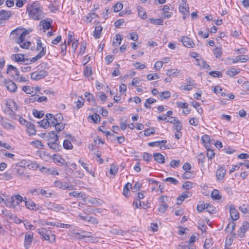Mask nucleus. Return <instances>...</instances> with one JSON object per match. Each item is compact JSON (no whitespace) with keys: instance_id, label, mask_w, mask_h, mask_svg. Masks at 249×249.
<instances>
[{"instance_id":"f257e3e1","label":"nucleus","mask_w":249,"mask_h":249,"mask_svg":"<svg viewBox=\"0 0 249 249\" xmlns=\"http://www.w3.org/2000/svg\"><path fill=\"white\" fill-rule=\"evenodd\" d=\"M26 13L30 18L36 20H40L44 17L43 8L38 1L28 4L26 6Z\"/></svg>"},{"instance_id":"f03ea898","label":"nucleus","mask_w":249,"mask_h":249,"mask_svg":"<svg viewBox=\"0 0 249 249\" xmlns=\"http://www.w3.org/2000/svg\"><path fill=\"white\" fill-rule=\"evenodd\" d=\"M37 232L41 236V239L47 240L51 243L55 242V235L51 230L45 228H41L37 230Z\"/></svg>"},{"instance_id":"7ed1b4c3","label":"nucleus","mask_w":249,"mask_h":249,"mask_svg":"<svg viewBox=\"0 0 249 249\" xmlns=\"http://www.w3.org/2000/svg\"><path fill=\"white\" fill-rule=\"evenodd\" d=\"M40 49H41V51H40L39 53L36 56L32 58V62H35L37 61L44 55H45L46 52V47L42 46V44L41 40L38 39L36 42V50L39 51Z\"/></svg>"},{"instance_id":"20e7f679","label":"nucleus","mask_w":249,"mask_h":249,"mask_svg":"<svg viewBox=\"0 0 249 249\" xmlns=\"http://www.w3.org/2000/svg\"><path fill=\"white\" fill-rule=\"evenodd\" d=\"M48 74L45 70L36 71L31 74V78L34 80H39L45 78Z\"/></svg>"},{"instance_id":"39448f33","label":"nucleus","mask_w":249,"mask_h":249,"mask_svg":"<svg viewBox=\"0 0 249 249\" xmlns=\"http://www.w3.org/2000/svg\"><path fill=\"white\" fill-rule=\"evenodd\" d=\"M6 72L9 75L12 76L15 80L19 78V71L16 67L11 65L8 66Z\"/></svg>"},{"instance_id":"423d86ee","label":"nucleus","mask_w":249,"mask_h":249,"mask_svg":"<svg viewBox=\"0 0 249 249\" xmlns=\"http://www.w3.org/2000/svg\"><path fill=\"white\" fill-rule=\"evenodd\" d=\"M34 234L32 232L26 233L25 235L24 246L26 249H28L31 247L33 242Z\"/></svg>"},{"instance_id":"0eeeda50","label":"nucleus","mask_w":249,"mask_h":249,"mask_svg":"<svg viewBox=\"0 0 249 249\" xmlns=\"http://www.w3.org/2000/svg\"><path fill=\"white\" fill-rule=\"evenodd\" d=\"M25 205L27 209L31 210L38 211L40 208L39 205H36L31 199H28V201H26Z\"/></svg>"},{"instance_id":"6e6552de","label":"nucleus","mask_w":249,"mask_h":249,"mask_svg":"<svg viewBox=\"0 0 249 249\" xmlns=\"http://www.w3.org/2000/svg\"><path fill=\"white\" fill-rule=\"evenodd\" d=\"M180 41L184 46L189 48H193L195 45L192 40L187 36L182 37Z\"/></svg>"},{"instance_id":"1a4fd4ad","label":"nucleus","mask_w":249,"mask_h":249,"mask_svg":"<svg viewBox=\"0 0 249 249\" xmlns=\"http://www.w3.org/2000/svg\"><path fill=\"white\" fill-rule=\"evenodd\" d=\"M52 23V20H42L39 24L40 30L42 31L43 32H45L46 30H48L50 28Z\"/></svg>"},{"instance_id":"9d476101","label":"nucleus","mask_w":249,"mask_h":249,"mask_svg":"<svg viewBox=\"0 0 249 249\" xmlns=\"http://www.w3.org/2000/svg\"><path fill=\"white\" fill-rule=\"evenodd\" d=\"M23 198L19 195L13 196L11 197V205L12 207H15L16 206L19 205L23 201Z\"/></svg>"},{"instance_id":"9b49d317","label":"nucleus","mask_w":249,"mask_h":249,"mask_svg":"<svg viewBox=\"0 0 249 249\" xmlns=\"http://www.w3.org/2000/svg\"><path fill=\"white\" fill-rule=\"evenodd\" d=\"M4 85L7 89L11 92H15L17 89V85L11 80H4Z\"/></svg>"},{"instance_id":"f8f14e48","label":"nucleus","mask_w":249,"mask_h":249,"mask_svg":"<svg viewBox=\"0 0 249 249\" xmlns=\"http://www.w3.org/2000/svg\"><path fill=\"white\" fill-rule=\"evenodd\" d=\"M249 229V223L247 221H244L242 223V226L240 227L239 229V233L238 234L239 236L241 238H243L245 236V232L248 230Z\"/></svg>"},{"instance_id":"ddd939ff","label":"nucleus","mask_w":249,"mask_h":249,"mask_svg":"<svg viewBox=\"0 0 249 249\" xmlns=\"http://www.w3.org/2000/svg\"><path fill=\"white\" fill-rule=\"evenodd\" d=\"M46 140L48 142L54 141H58L59 138L58 135L53 131H50L47 133V136L46 137Z\"/></svg>"},{"instance_id":"4468645a","label":"nucleus","mask_w":249,"mask_h":249,"mask_svg":"<svg viewBox=\"0 0 249 249\" xmlns=\"http://www.w3.org/2000/svg\"><path fill=\"white\" fill-rule=\"evenodd\" d=\"M54 185L55 187L62 189L71 190L72 189V187L71 186H69L67 183L63 182L59 180L55 181L54 182Z\"/></svg>"},{"instance_id":"2eb2a0df","label":"nucleus","mask_w":249,"mask_h":249,"mask_svg":"<svg viewBox=\"0 0 249 249\" xmlns=\"http://www.w3.org/2000/svg\"><path fill=\"white\" fill-rule=\"evenodd\" d=\"M47 144L49 148L52 149L54 152L60 151L61 148V145L59 144L58 141L48 142Z\"/></svg>"},{"instance_id":"dca6fc26","label":"nucleus","mask_w":249,"mask_h":249,"mask_svg":"<svg viewBox=\"0 0 249 249\" xmlns=\"http://www.w3.org/2000/svg\"><path fill=\"white\" fill-rule=\"evenodd\" d=\"M191 195V193L189 192L183 193L182 195L178 197L177 204L178 205H180L185 198L190 196Z\"/></svg>"},{"instance_id":"f3484780","label":"nucleus","mask_w":249,"mask_h":249,"mask_svg":"<svg viewBox=\"0 0 249 249\" xmlns=\"http://www.w3.org/2000/svg\"><path fill=\"white\" fill-rule=\"evenodd\" d=\"M16 42L19 44L21 48L23 49H28L31 43L30 41H25V39L17 38Z\"/></svg>"},{"instance_id":"a211bd4d","label":"nucleus","mask_w":249,"mask_h":249,"mask_svg":"<svg viewBox=\"0 0 249 249\" xmlns=\"http://www.w3.org/2000/svg\"><path fill=\"white\" fill-rule=\"evenodd\" d=\"M230 213L231 217L233 220H236L239 218V213L237 210L234 207H230Z\"/></svg>"},{"instance_id":"6ab92c4d","label":"nucleus","mask_w":249,"mask_h":249,"mask_svg":"<svg viewBox=\"0 0 249 249\" xmlns=\"http://www.w3.org/2000/svg\"><path fill=\"white\" fill-rule=\"evenodd\" d=\"M22 54H13L11 55L12 59L18 62H25V59Z\"/></svg>"},{"instance_id":"aec40b11","label":"nucleus","mask_w":249,"mask_h":249,"mask_svg":"<svg viewBox=\"0 0 249 249\" xmlns=\"http://www.w3.org/2000/svg\"><path fill=\"white\" fill-rule=\"evenodd\" d=\"M12 16L10 11H6L4 10H0V18L3 19H7Z\"/></svg>"},{"instance_id":"412c9836","label":"nucleus","mask_w":249,"mask_h":249,"mask_svg":"<svg viewBox=\"0 0 249 249\" xmlns=\"http://www.w3.org/2000/svg\"><path fill=\"white\" fill-rule=\"evenodd\" d=\"M91 11V13H89L86 17L85 21L87 22L90 23L93 19L98 17V15L94 13V10H92Z\"/></svg>"},{"instance_id":"4be33fe9","label":"nucleus","mask_w":249,"mask_h":249,"mask_svg":"<svg viewBox=\"0 0 249 249\" xmlns=\"http://www.w3.org/2000/svg\"><path fill=\"white\" fill-rule=\"evenodd\" d=\"M242 165L245 166L247 168H249V161H246L245 162H240L238 164L233 166L229 170L230 174L233 172L236 168L238 169L240 166Z\"/></svg>"},{"instance_id":"5701e85b","label":"nucleus","mask_w":249,"mask_h":249,"mask_svg":"<svg viewBox=\"0 0 249 249\" xmlns=\"http://www.w3.org/2000/svg\"><path fill=\"white\" fill-rule=\"evenodd\" d=\"M202 143L204 144L206 148H208L210 146V138L208 135H204L201 137Z\"/></svg>"},{"instance_id":"b1692460","label":"nucleus","mask_w":249,"mask_h":249,"mask_svg":"<svg viewBox=\"0 0 249 249\" xmlns=\"http://www.w3.org/2000/svg\"><path fill=\"white\" fill-rule=\"evenodd\" d=\"M15 170L17 175L18 176H21L24 174L25 167L21 165L16 164Z\"/></svg>"},{"instance_id":"393cba45","label":"nucleus","mask_w":249,"mask_h":249,"mask_svg":"<svg viewBox=\"0 0 249 249\" xmlns=\"http://www.w3.org/2000/svg\"><path fill=\"white\" fill-rule=\"evenodd\" d=\"M50 208L49 209L55 212H59L64 210L63 207L56 203H50Z\"/></svg>"},{"instance_id":"a878e982","label":"nucleus","mask_w":249,"mask_h":249,"mask_svg":"<svg viewBox=\"0 0 249 249\" xmlns=\"http://www.w3.org/2000/svg\"><path fill=\"white\" fill-rule=\"evenodd\" d=\"M153 157L154 160L159 163H164V156L160 153L154 154Z\"/></svg>"},{"instance_id":"bb28decb","label":"nucleus","mask_w":249,"mask_h":249,"mask_svg":"<svg viewBox=\"0 0 249 249\" xmlns=\"http://www.w3.org/2000/svg\"><path fill=\"white\" fill-rule=\"evenodd\" d=\"M46 118H48L49 125L54 126L56 124V121L54 115L51 113H47L46 115Z\"/></svg>"},{"instance_id":"cd10ccee","label":"nucleus","mask_w":249,"mask_h":249,"mask_svg":"<svg viewBox=\"0 0 249 249\" xmlns=\"http://www.w3.org/2000/svg\"><path fill=\"white\" fill-rule=\"evenodd\" d=\"M180 73V71L178 69H169L167 70L166 75L169 76H177Z\"/></svg>"},{"instance_id":"c85d7f7f","label":"nucleus","mask_w":249,"mask_h":249,"mask_svg":"<svg viewBox=\"0 0 249 249\" xmlns=\"http://www.w3.org/2000/svg\"><path fill=\"white\" fill-rule=\"evenodd\" d=\"M225 170H224V169L222 167H221L218 170H217L216 172V177L217 179L219 180L223 179L225 176Z\"/></svg>"},{"instance_id":"c756f323","label":"nucleus","mask_w":249,"mask_h":249,"mask_svg":"<svg viewBox=\"0 0 249 249\" xmlns=\"http://www.w3.org/2000/svg\"><path fill=\"white\" fill-rule=\"evenodd\" d=\"M27 129V132L30 135H34L36 134V130L35 128V125L31 122H29V123H27V125H26Z\"/></svg>"},{"instance_id":"7c9ffc66","label":"nucleus","mask_w":249,"mask_h":249,"mask_svg":"<svg viewBox=\"0 0 249 249\" xmlns=\"http://www.w3.org/2000/svg\"><path fill=\"white\" fill-rule=\"evenodd\" d=\"M103 28L101 26H97L95 27L93 32V36L95 38H99L101 36V32Z\"/></svg>"},{"instance_id":"2f4dec72","label":"nucleus","mask_w":249,"mask_h":249,"mask_svg":"<svg viewBox=\"0 0 249 249\" xmlns=\"http://www.w3.org/2000/svg\"><path fill=\"white\" fill-rule=\"evenodd\" d=\"M20 33L21 29H19V28H17L11 32L10 37L11 38L15 39L17 41V37L20 36Z\"/></svg>"},{"instance_id":"473e14b6","label":"nucleus","mask_w":249,"mask_h":249,"mask_svg":"<svg viewBox=\"0 0 249 249\" xmlns=\"http://www.w3.org/2000/svg\"><path fill=\"white\" fill-rule=\"evenodd\" d=\"M185 5L180 4L178 7L179 11L184 15H189V7H186Z\"/></svg>"},{"instance_id":"72a5a7b5","label":"nucleus","mask_w":249,"mask_h":249,"mask_svg":"<svg viewBox=\"0 0 249 249\" xmlns=\"http://www.w3.org/2000/svg\"><path fill=\"white\" fill-rule=\"evenodd\" d=\"M240 72V70H238L233 68H231L229 69L226 71V73L227 75H229L231 77H233L235 75L239 73Z\"/></svg>"},{"instance_id":"f704fd0d","label":"nucleus","mask_w":249,"mask_h":249,"mask_svg":"<svg viewBox=\"0 0 249 249\" xmlns=\"http://www.w3.org/2000/svg\"><path fill=\"white\" fill-rule=\"evenodd\" d=\"M133 205H135V209L140 208L146 209L148 208V206L147 204H145L142 201H134L133 202Z\"/></svg>"},{"instance_id":"c9c22d12","label":"nucleus","mask_w":249,"mask_h":249,"mask_svg":"<svg viewBox=\"0 0 249 249\" xmlns=\"http://www.w3.org/2000/svg\"><path fill=\"white\" fill-rule=\"evenodd\" d=\"M171 93L169 91H165L159 93V99L162 100L163 99H167L170 97Z\"/></svg>"},{"instance_id":"e433bc0d","label":"nucleus","mask_w":249,"mask_h":249,"mask_svg":"<svg viewBox=\"0 0 249 249\" xmlns=\"http://www.w3.org/2000/svg\"><path fill=\"white\" fill-rule=\"evenodd\" d=\"M137 10L138 12L139 16L142 19H145L147 18V14L144 11L142 7L138 6L137 7Z\"/></svg>"},{"instance_id":"4c0bfd02","label":"nucleus","mask_w":249,"mask_h":249,"mask_svg":"<svg viewBox=\"0 0 249 249\" xmlns=\"http://www.w3.org/2000/svg\"><path fill=\"white\" fill-rule=\"evenodd\" d=\"M40 126L46 129L49 126V119L47 118L43 119L42 120L38 122Z\"/></svg>"},{"instance_id":"58836bf2","label":"nucleus","mask_w":249,"mask_h":249,"mask_svg":"<svg viewBox=\"0 0 249 249\" xmlns=\"http://www.w3.org/2000/svg\"><path fill=\"white\" fill-rule=\"evenodd\" d=\"M43 170H45V171H47L49 174L52 175H58L59 173L56 170V169H55L53 167L50 168H46L45 167L42 168Z\"/></svg>"},{"instance_id":"ea45409f","label":"nucleus","mask_w":249,"mask_h":249,"mask_svg":"<svg viewBox=\"0 0 249 249\" xmlns=\"http://www.w3.org/2000/svg\"><path fill=\"white\" fill-rule=\"evenodd\" d=\"M211 196L213 199L219 200L221 198L219 191L216 189H214L212 191Z\"/></svg>"},{"instance_id":"a19ab883","label":"nucleus","mask_w":249,"mask_h":249,"mask_svg":"<svg viewBox=\"0 0 249 249\" xmlns=\"http://www.w3.org/2000/svg\"><path fill=\"white\" fill-rule=\"evenodd\" d=\"M168 205L166 204H161L160 205L159 208L158 209V212L160 214L164 213L168 208Z\"/></svg>"},{"instance_id":"79ce46f5","label":"nucleus","mask_w":249,"mask_h":249,"mask_svg":"<svg viewBox=\"0 0 249 249\" xmlns=\"http://www.w3.org/2000/svg\"><path fill=\"white\" fill-rule=\"evenodd\" d=\"M132 187V184L127 182L124 186L123 190V194L125 196H127L129 191V188Z\"/></svg>"},{"instance_id":"37998d69","label":"nucleus","mask_w":249,"mask_h":249,"mask_svg":"<svg viewBox=\"0 0 249 249\" xmlns=\"http://www.w3.org/2000/svg\"><path fill=\"white\" fill-rule=\"evenodd\" d=\"M149 20L150 21V22L152 24L159 25H163V19H162L161 18L155 19V18H151Z\"/></svg>"},{"instance_id":"c03bdc74","label":"nucleus","mask_w":249,"mask_h":249,"mask_svg":"<svg viewBox=\"0 0 249 249\" xmlns=\"http://www.w3.org/2000/svg\"><path fill=\"white\" fill-rule=\"evenodd\" d=\"M33 115L37 118H41L44 116V112L43 111H38L36 109L33 110Z\"/></svg>"},{"instance_id":"a18cd8bd","label":"nucleus","mask_w":249,"mask_h":249,"mask_svg":"<svg viewBox=\"0 0 249 249\" xmlns=\"http://www.w3.org/2000/svg\"><path fill=\"white\" fill-rule=\"evenodd\" d=\"M22 90L27 94H32L34 93L33 87L29 86H23L22 87Z\"/></svg>"},{"instance_id":"49530a36","label":"nucleus","mask_w":249,"mask_h":249,"mask_svg":"<svg viewBox=\"0 0 249 249\" xmlns=\"http://www.w3.org/2000/svg\"><path fill=\"white\" fill-rule=\"evenodd\" d=\"M89 118H91L95 124H98L100 121V116L96 113L89 116Z\"/></svg>"},{"instance_id":"de8ad7c7","label":"nucleus","mask_w":249,"mask_h":249,"mask_svg":"<svg viewBox=\"0 0 249 249\" xmlns=\"http://www.w3.org/2000/svg\"><path fill=\"white\" fill-rule=\"evenodd\" d=\"M65 126V124L62 123V122H61L60 123H56V124L54 126L55 127V130L57 132H59L61 131L64 129Z\"/></svg>"},{"instance_id":"09e8293b","label":"nucleus","mask_w":249,"mask_h":249,"mask_svg":"<svg viewBox=\"0 0 249 249\" xmlns=\"http://www.w3.org/2000/svg\"><path fill=\"white\" fill-rule=\"evenodd\" d=\"M212 245V239L211 238L206 239L204 242V248L205 249H208L211 248Z\"/></svg>"},{"instance_id":"8fccbe9b","label":"nucleus","mask_w":249,"mask_h":249,"mask_svg":"<svg viewBox=\"0 0 249 249\" xmlns=\"http://www.w3.org/2000/svg\"><path fill=\"white\" fill-rule=\"evenodd\" d=\"M236 57L237 58V59H238V60H237V61H238V62H242V63H244V62H247L249 59V56L246 55H238L236 56Z\"/></svg>"},{"instance_id":"3c124183","label":"nucleus","mask_w":249,"mask_h":249,"mask_svg":"<svg viewBox=\"0 0 249 249\" xmlns=\"http://www.w3.org/2000/svg\"><path fill=\"white\" fill-rule=\"evenodd\" d=\"M206 149L207 150V156L208 159L212 160L215 156V152L213 150L211 149L210 147L206 148Z\"/></svg>"},{"instance_id":"603ef678","label":"nucleus","mask_w":249,"mask_h":249,"mask_svg":"<svg viewBox=\"0 0 249 249\" xmlns=\"http://www.w3.org/2000/svg\"><path fill=\"white\" fill-rule=\"evenodd\" d=\"M85 97L86 98L87 100L89 102H95V100L94 97V96L88 92H86L85 93Z\"/></svg>"},{"instance_id":"864d4df0","label":"nucleus","mask_w":249,"mask_h":249,"mask_svg":"<svg viewBox=\"0 0 249 249\" xmlns=\"http://www.w3.org/2000/svg\"><path fill=\"white\" fill-rule=\"evenodd\" d=\"M222 53L221 48L216 47L213 51V54L216 58H218L221 57Z\"/></svg>"},{"instance_id":"5fc2aeb1","label":"nucleus","mask_w":249,"mask_h":249,"mask_svg":"<svg viewBox=\"0 0 249 249\" xmlns=\"http://www.w3.org/2000/svg\"><path fill=\"white\" fill-rule=\"evenodd\" d=\"M118 166L116 164H112L110 167V171H109L110 174L114 175H116L118 173Z\"/></svg>"},{"instance_id":"6e6d98bb","label":"nucleus","mask_w":249,"mask_h":249,"mask_svg":"<svg viewBox=\"0 0 249 249\" xmlns=\"http://www.w3.org/2000/svg\"><path fill=\"white\" fill-rule=\"evenodd\" d=\"M63 147L66 149H71L73 148L72 144L69 140H65L64 141Z\"/></svg>"},{"instance_id":"4d7b16f0","label":"nucleus","mask_w":249,"mask_h":249,"mask_svg":"<svg viewBox=\"0 0 249 249\" xmlns=\"http://www.w3.org/2000/svg\"><path fill=\"white\" fill-rule=\"evenodd\" d=\"M78 162L81 164L82 167L86 170V171L90 174L91 173V170L89 167V165L87 163H84L81 160H79Z\"/></svg>"},{"instance_id":"13d9d810","label":"nucleus","mask_w":249,"mask_h":249,"mask_svg":"<svg viewBox=\"0 0 249 249\" xmlns=\"http://www.w3.org/2000/svg\"><path fill=\"white\" fill-rule=\"evenodd\" d=\"M193 184L194 183L193 182L187 181L182 184V187L186 190H189L193 187Z\"/></svg>"},{"instance_id":"bf43d9fd","label":"nucleus","mask_w":249,"mask_h":249,"mask_svg":"<svg viewBox=\"0 0 249 249\" xmlns=\"http://www.w3.org/2000/svg\"><path fill=\"white\" fill-rule=\"evenodd\" d=\"M235 227V224L234 222L229 223L227 225L225 231H230L231 232H232L234 230Z\"/></svg>"},{"instance_id":"052dcab7","label":"nucleus","mask_w":249,"mask_h":249,"mask_svg":"<svg viewBox=\"0 0 249 249\" xmlns=\"http://www.w3.org/2000/svg\"><path fill=\"white\" fill-rule=\"evenodd\" d=\"M123 7V5L121 2L116 3L113 6L114 11L118 12L121 10Z\"/></svg>"},{"instance_id":"680f3d73","label":"nucleus","mask_w":249,"mask_h":249,"mask_svg":"<svg viewBox=\"0 0 249 249\" xmlns=\"http://www.w3.org/2000/svg\"><path fill=\"white\" fill-rule=\"evenodd\" d=\"M163 181L170 182L171 183L175 185H177L178 183V181L177 179L172 177H168L166 178L165 179H163Z\"/></svg>"},{"instance_id":"e2e57ef3","label":"nucleus","mask_w":249,"mask_h":249,"mask_svg":"<svg viewBox=\"0 0 249 249\" xmlns=\"http://www.w3.org/2000/svg\"><path fill=\"white\" fill-rule=\"evenodd\" d=\"M91 73L92 71L91 68L86 67L84 71V76L89 77L91 75Z\"/></svg>"},{"instance_id":"0e129e2a","label":"nucleus","mask_w":249,"mask_h":249,"mask_svg":"<svg viewBox=\"0 0 249 249\" xmlns=\"http://www.w3.org/2000/svg\"><path fill=\"white\" fill-rule=\"evenodd\" d=\"M125 117L121 119V122L120 123V127L122 130H124L126 128L127 125L126 124V120L124 119Z\"/></svg>"},{"instance_id":"69168bd1","label":"nucleus","mask_w":249,"mask_h":249,"mask_svg":"<svg viewBox=\"0 0 249 249\" xmlns=\"http://www.w3.org/2000/svg\"><path fill=\"white\" fill-rule=\"evenodd\" d=\"M155 129L153 127L147 128L144 130V134L145 136H148L150 135L153 134L155 133Z\"/></svg>"},{"instance_id":"338daca9","label":"nucleus","mask_w":249,"mask_h":249,"mask_svg":"<svg viewBox=\"0 0 249 249\" xmlns=\"http://www.w3.org/2000/svg\"><path fill=\"white\" fill-rule=\"evenodd\" d=\"M209 74L213 77H222V73L220 71H212L209 72Z\"/></svg>"},{"instance_id":"774afa93","label":"nucleus","mask_w":249,"mask_h":249,"mask_svg":"<svg viewBox=\"0 0 249 249\" xmlns=\"http://www.w3.org/2000/svg\"><path fill=\"white\" fill-rule=\"evenodd\" d=\"M174 127L177 131H180L182 128V125L179 120H178L176 123H174Z\"/></svg>"}]
</instances>
